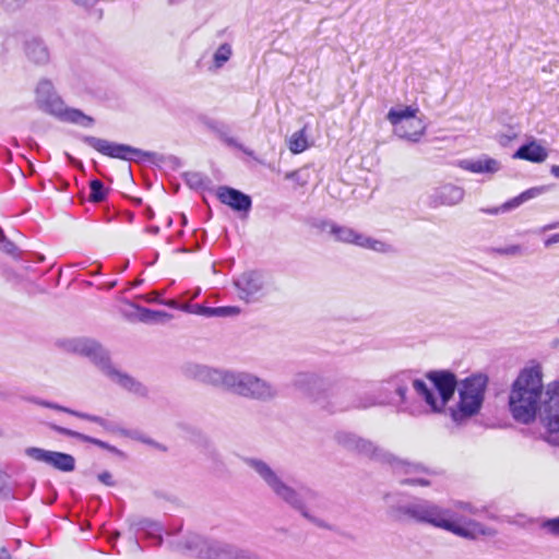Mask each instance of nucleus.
Listing matches in <instances>:
<instances>
[{"instance_id": "6e6552de", "label": "nucleus", "mask_w": 559, "mask_h": 559, "mask_svg": "<svg viewBox=\"0 0 559 559\" xmlns=\"http://www.w3.org/2000/svg\"><path fill=\"white\" fill-rule=\"evenodd\" d=\"M175 548L183 554L204 559H255L250 552L230 544L205 539L197 534L187 535L182 542L176 544Z\"/></svg>"}, {"instance_id": "603ef678", "label": "nucleus", "mask_w": 559, "mask_h": 559, "mask_svg": "<svg viewBox=\"0 0 559 559\" xmlns=\"http://www.w3.org/2000/svg\"><path fill=\"white\" fill-rule=\"evenodd\" d=\"M406 129H407L408 131H413V130H414V126L406 124Z\"/></svg>"}, {"instance_id": "c03bdc74", "label": "nucleus", "mask_w": 559, "mask_h": 559, "mask_svg": "<svg viewBox=\"0 0 559 559\" xmlns=\"http://www.w3.org/2000/svg\"><path fill=\"white\" fill-rule=\"evenodd\" d=\"M0 559H11V555L7 550V548H1V550H0Z\"/></svg>"}, {"instance_id": "2eb2a0df", "label": "nucleus", "mask_w": 559, "mask_h": 559, "mask_svg": "<svg viewBox=\"0 0 559 559\" xmlns=\"http://www.w3.org/2000/svg\"><path fill=\"white\" fill-rule=\"evenodd\" d=\"M82 140L85 144L93 147L100 154L109 156L111 158L136 160L140 158L151 157L150 153L144 152L140 148L132 147L127 144H118L92 135H85L82 138Z\"/></svg>"}, {"instance_id": "37998d69", "label": "nucleus", "mask_w": 559, "mask_h": 559, "mask_svg": "<svg viewBox=\"0 0 559 559\" xmlns=\"http://www.w3.org/2000/svg\"><path fill=\"white\" fill-rule=\"evenodd\" d=\"M75 4L92 7L97 0H72Z\"/></svg>"}, {"instance_id": "a211bd4d", "label": "nucleus", "mask_w": 559, "mask_h": 559, "mask_svg": "<svg viewBox=\"0 0 559 559\" xmlns=\"http://www.w3.org/2000/svg\"><path fill=\"white\" fill-rule=\"evenodd\" d=\"M217 198L223 204L237 212L247 213L252 206L250 195L227 186H222L217 189Z\"/></svg>"}, {"instance_id": "f8f14e48", "label": "nucleus", "mask_w": 559, "mask_h": 559, "mask_svg": "<svg viewBox=\"0 0 559 559\" xmlns=\"http://www.w3.org/2000/svg\"><path fill=\"white\" fill-rule=\"evenodd\" d=\"M324 226L330 228V234L335 240L352 243L361 248L370 249L380 253L392 252L393 248L391 245L371 238L367 235L360 234L348 226L337 225L333 222L325 223Z\"/></svg>"}, {"instance_id": "ea45409f", "label": "nucleus", "mask_w": 559, "mask_h": 559, "mask_svg": "<svg viewBox=\"0 0 559 559\" xmlns=\"http://www.w3.org/2000/svg\"><path fill=\"white\" fill-rule=\"evenodd\" d=\"M455 508L457 509H461L463 511H467L472 514H476L477 510L471 504V503H467V502H456L455 504Z\"/></svg>"}, {"instance_id": "864d4df0", "label": "nucleus", "mask_w": 559, "mask_h": 559, "mask_svg": "<svg viewBox=\"0 0 559 559\" xmlns=\"http://www.w3.org/2000/svg\"><path fill=\"white\" fill-rule=\"evenodd\" d=\"M199 293H200V289H198L197 292H194V294H193L192 298H195V297L199 295Z\"/></svg>"}, {"instance_id": "ddd939ff", "label": "nucleus", "mask_w": 559, "mask_h": 559, "mask_svg": "<svg viewBox=\"0 0 559 559\" xmlns=\"http://www.w3.org/2000/svg\"><path fill=\"white\" fill-rule=\"evenodd\" d=\"M542 411V423L547 428L546 441L559 447V382L549 383Z\"/></svg>"}, {"instance_id": "cd10ccee", "label": "nucleus", "mask_w": 559, "mask_h": 559, "mask_svg": "<svg viewBox=\"0 0 559 559\" xmlns=\"http://www.w3.org/2000/svg\"><path fill=\"white\" fill-rule=\"evenodd\" d=\"M133 526L136 528V531H142L145 533L147 537L155 538L157 545L162 544V526L159 523L150 519H140L133 523Z\"/></svg>"}, {"instance_id": "1a4fd4ad", "label": "nucleus", "mask_w": 559, "mask_h": 559, "mask_svg": "<svg viewBox=\"0 0 559 559\" xmlns=\"http://www.w3.org/2000/svg\"><path fill=\"white\" fill-rule=\"evenodd\" d=\"M487 381L488 379L484 374H474L462 381L459 389V407L452 411L454 421H460L478 413L484 401Z\"/></svg>"}, {"instance_id": "6ab92c4d", "label": "nucleus", "mask_w": 559, "mask_h": 559, "mask_svg": "<svg viewBox=\"0 0 559 559\" xmlns=\"http://www.w3.org/2000/svg\"><path fill=\"white\" fill-rule=\"evenodd\" d=\"M459 167L474 174L493 175L501 169V164L492 157L483 155L476 159H462L459 162Z\"/></svg>"}, {"instance_id": "aec40b11", "label": "nucleus", "mask_w": 559, "mask_h": 559, "mask_svg": "<svg viewBox=\"0 0 559 559\" xmlns=\"http://www.w3.org/2000/svg\"><path fill=\"white\" fill-rule=\"evenodd\" d=\"M432 198L437 205L452 206L459 204L463 200L464 190L459 186L448 183L436 189Z\"/></svg>"}, {"instance_id": "72a5a7b5", "label": "nucleus", "mask_w": 559, "mask_h": 559, "mask_svg": "<svg viewBox=\"0 0 559 559\" xmlns=\"http://www.w3.org/2000/svg\"><path fill=\"white\" fill-rule=\"evenodd\" d=\"M26 2L27 0H0V5L7 11H16Z\"/></svg>"}, {"instance_id": "c9c22d12", "label": "nucleus", "mask_w": 559, "mask_h": 559, "mask_svg": "<svg viewBox=\"0 0 559 559\" xmlns=\"http://www.w3.org/2000/svg\"><path fill=\"white\" fill-rule=\"evenodd\" d=\"M119 431L123 436L131 437L133 439L140 440V441H142L144 443H147V444H154L153 440L144 438V437L140 436L138 432L128 431V430H124V429H119Z\"/></svg>"}, {"instance_id": "f3484780", "label": "nucleus", "mask_w": 559, "mask_h": 559, "mask_svg": "<svg viewBox=\"0 0 559 559\" xmlns=\"http://www.w3.org/2000/svg\"><path fill=\"white\" fill-rule=\"evenodd\" d=\"M235 285L241 299L252 301L263 289V276L255 271L245 272L236 280Z\"/></svg>"}, {"instance_id": "dca6fc26", "label": "nucleus", "mask_w": 559, "mask_h": 559, "mask_svg": "<svg viewBox=\"0 0 559 559\" xmlns=\"http://www.w3.org/2000/svg\"><path fill=\"white\" fill-rule=\"evenodd\" d=\"M25 455L36 462L45 463L61 472H72L75 468V459L68 453L29 447L25 449Z\"/></svg>"}, {"instance_id": "79ce46f5", "label": "nucleus", "mask_w": 559, "mask_h": 559, "mask_svg": "<svg viewBox=\"0 0 559 559\" xmlns=\"http://www.w3.org/2000/svg\"><path fill=\"white\" fill-rule=\"evenodd\" d=\"M188 181L191 183V185H201L202 183V179H201V176L199 174H191L189 176V179Z\"/></svg>"}, {"instance_id": "20e7f679", "label": "nucleus", "mask_w": 559, "mask_h": 559, "mask_svg": "<svg viewBox=\"0 0 559 559\" xmlns=\"http://www.w3.org/2000/svg\"><path fill=\"white\" fill-rule=\"evenodd\" d=\"M543 396L542 372L538 368H526L521 371L514 381L510 395L509 406L513 418L522 424H530L535 419L537 411L542 418L546 392Z\"/></svg>"}, {"instance_id": "39448f33", "label": "nucleus", "mask_w": 559, "mask_h": 559, "mask_svg": "<svg viewBox=\"0 0 559 559\" xmlns=\"http://www.w3.org/2000/svg\"><path fill=\"white\" fill-rule=\"evenodd\" d=\"M62 347L68 353L88 358L105 376L129 392L139 396L147 395L148 390L144 384L111 365L108 352L97 341L86 337L70 338L62 342Z\"/></svg>"}, {"instance_id": "f03ea898", "label": "nucleus", "mask_w": 559, "mask_h": 559, "mask_svg": "<svg viewBox=\"0 0 559 559\" xmlns=\"http://www.w3.org/2000/svg\"><path fill=\"white\" fill-rule=\"evenodd\" d=\"M397 512L420 523L449 531L466 539H476L479 536L492 535V531L481 523L455 516L451 509H444L428 500H417L400 506Z\"/></svg>"}, {"instance_id": "9b49d317", "label": "nucleus", "mask_w": 559, "mask_h": 559, "mask_svg": "<svg viewBox=\"0 0 559 559\" xmlns=\"http://www.w3.org/2000/svg\"><path fill=\"white\" fill-rule=\"evenodd\" d=\"M418 108L406 106L400 109H390L386 119L394 127V133L412 142H418L426 131V126L416 117Z\"/></svg>"}, {"instance_id": "a878e982", "label": "nucleus", "mask_w": 559, "mask_h": 559, "mask_svg": "<svg viewBox=\"0 0 559 559\" xmlns=\"http://www.w3.org/2000/svg\"><path fill=\"white\" fill-rule=\"evenodd\" d=\"M334 439L337 444L344 449L356 452L358 454L367 441V439L349 431H337L334 436Z\"/></svg>"}, {"instance_id": "4c0bfd02", "label": "nucleus", "mask_w": 559, "mask_h": 559, "mask_svg": "<svg viewBox=\"0 0 559 559\" xmlns=\"http://www.w3.org/2000/svg\"><path fill=\"white\" fill-rule=\"evenodd\" d=\"M221 139L229 146H235L246 154L251 155V152L245 150L241 144H239L234 138L227 136L226 134H221Z\"/></svg>"}, {"instance_id": "7c9ffc66", "label": "nucleus", "mask_w": 559, "mask_h": 559, "mask_svg": "<svg viewBox=\"0 0 559 559\" xmlns=\"http://www.w3.org/2000/svg\"><path fill=\"white\" fill-rule=\"evenodd\" d=\"M91 188V194H90V201L94 203H99L105 200L107 191L104 187V183L98 180L94 179L90 182Z\"/></svg>"}, {"instance_id": "2f4dec72", "label": "nucleus", "mask_w": 559, "mask_h": 559, "mask_svg": "<svg viewBox=\"0 0 559 559\" xmlns=\"http://www.w3.org/2000/svg\"><path fill=\"white\" fill-rule=\"evenodd\" d=\"M493 251L500 255L520 257L524 253V248L521 245H510L496 248Z\"/></svg>"}, {"instance_id": "49530a36", "label": "nucleus", "mask_w": 559, "mask_h": 559, "mask_svg": "<svg viewBox=\"0 0 559 559\" xmlns=\"http://www.w3.org/2000/svg\"><path fill=\"white\" fill-rule=\"evenodd\" d=\"M557 227H559V222H558V223H554V224L546 225V226H544V227H543V229H542V230H543V231H546V230L555 229V228H557Z\"/></svg>"}, {"instance_id": "3c124183", "label": "nucleus", "mask_w": 559, "mask_h": 559, "mask_svg": "<svg viewBox=\"0 0 559 559\" xmlns=\"http://www.w3.org/2000/svg\"><path fill=\"white\" fill-rule=\"evenodd\" d=\"M376 404H377V401H376V400H372V401H370V403H368V404H359L358 406H361V407H368V406L376 405Z\"/></svg>"}, {"instance_id": "09e8293b", "label": "nucleus", "mask_w": 559, "mask_h": 559, "mask_svg": "<svg viewBox=\"0 0 559 559\" xmlns=\"http://www.w3.org/2000/svg\"><path fill=\"white\" fill-rule=\"evenodd\" d=\"M297 173H298L297 170H294V171L287 173V174H286V176H285V178H286V179H294V178L296 177Z\"/></svg>"}, {"instance_id": "f257e3e1", "label": "nucleus", "mask_w": 559, "mask_h": 559, "mask_svg": "<svg viewBox=\"0 0 559 559\" xmlns=\"http://www.w3.org/2000/svg\"><path fill=\"white\" fill-rule=\"evenodd\" d=\"M185 372L191 379L251 400L267 402L278 395V390L274 384L246 371L215 369L204 365L190 364L186 367Z\"/></svg>"}, {"instance_id": "5701e85b", "label": "nucleus", "mask_w": 559, "mask_h": 559, "mask_svg": "<svg viewBox=\"0 0 559 559\" xmlns=\"http://www.w3.org/2000/svg\"><path fill=\"white\" fill-rule=\"evenodd\" d=\"M37 404H39L41 406H45V407H48V408H52V409H56V411H60V412H64V413L71 414V415H73V416H75L78 418H81V419H85V420H88V421H92V423H96V424L100 425L102 427H104L106 430H109V431H116L117 430L107 420H105L104 418H102L99 416H95V415H91V414L73 411V409L67 408L64 406H61V405H58V404H55V403H50V402H46V401H37Z\"/></svg>"}, {"instance_id": "412c9836", "label": "nucleus", "mask_w": 559, "mask_h": 559, "mask_svg": "<svg viewBox=\"0 0 559 559\" xmlns=\"http://www.w3.org/2000/svg\"><path fill=\"white\" fill-rule=\"evenodd\" d=\"M24 51L29 61L35 64H47L50 59L48 47L39 38H31L25 41Z\"/></svg>"}, {"instance_id": "9d476101", "label": "nucleus", "mask_w": 559, "mask_h": 559, "mask_svg": "<svg viewBox=\"0 0 559 559\" xmlns=\"http://www.w3.org/2000/svg\"><path fill=\"white\" fill-rule=\"evenodd\" d=\"M294 385L311 396L320 406H332L335 409H345L347 406L343 405L340 400V390L330 388L326 393H321L319 390L323 389L324 382L314 373L299 372L294 378Z\"/></svg>"}, {"instance_id": "423d86ee", "label": "nucleus", "mask_w": 559, "mask_h": 559, "mask_svg": "<svg viewBox=\"0 0 559 559\" xmlns=\"http://www.w3.org/2000/svg\"><path fill=\"white\" fill-rule=\"evenodd\" d=\"M243 462L252 468L264 481L267 488L282 501L299 511L301 515L311 522L322 526V523L316 520L306 508V500H314L318 493L310 488H301L300 491L287 485L282 477L266 462L255 457H245Z\"/></svg>"}, {"instance_id": "473e14b6", "label": "nucleus", "mask_w": 559, "mask_h": 559, "mask_svg": "<svg viewBox=\"0 0 559 559\" xmlns=\"http://www.w3.org/2000/svg\"><path fill=\"white\" fill-rule=\"evenodd\" d=\"M0 249L9 254L16 251V246L5 237L2 228H0Z\"/></svg>"}, {"instance_id": "0eeeda50", "label": "nucleus", "mask_w": 559, "mask_h": 559, "mask_svg": "<svg viewBox=\"0 0 559 559\" xmlns=\"http://www.w3.org/2000/svg\"><path fill=\"white\" fill-rule=\"evenodd\" d=\"M36 102L40 109L56 117L60 121L91 127L94 119L76 108L68 107L55 91L49 80H40L36 87Z\"/></svg>"}, {"instance_id": "c85d7f7f", "label": "nucleus", "mask_w": 559, "mask_h": 559, "mask_svg": "<svg viewBox=\"0 0 559 559\" xmlns=\"http://www.w3.org/2000/svg\"><path fill=\"white\" fill-rule=\"evenodd\" d=\"M308 147V141L305 132V128L296 131L292 134L288 140V148L294 154H299L306 151Z\"/></svg>"}, {"instance_id": "de8ad7c7", "label": "nucleus", "mask_w": 559, "mask_h": 559, "mask_svg": "<svg viewBox=\"0 0 559 559\" xmlns=\"http://www.w3.org/2000/svg\"><path fill=\"white\" fill-rule=\"evenodd\" d=\"M4 479H5V474L0 469V490L5 485V480Z\"/></svg>"}, {"instance_id": "4be33fe9", "label": "nucleus", "mask_w": 559, "mask_h": 559, "mask_svg": "<svg viewBox=\"0 0 559 559\" xmlns=\"http://www.w3.org/2000/svg\"><path fill=\"white\" fill-rule=\"evenodd\" d=\"M547 156L548 153L546 148L536 142L521 145L513 155L514 158L525 159L533 163H542L547 158Z\"/></svg>"}, {"instance_id": "7ed1b4c3", "label": "nucleus", "mask_w": 559, "mask_h": 559, "mask_svg": "<svg viewBox=\"0 0 559 559\" xmlns=\"http://www.w3.org/2000/svg\"><path fill=\"white\" fill-rule=\"evenodd\" d=\"M427 378L432 382V389L428 388L426 382L420 379H412L407 372L393 376L386 381V384L394 389L401 401L404 402L408 384L412 383L414 390L425 400L431 411L441 412L455 392L456 378L452 372L444 370L430 371Z\"/></svg>"}, {"instance_id": "c756f323", "label": "nucleus", "mask_w": 559, "mask_h": 559, "mask_svg": "<svg viewBox=\"0 0 559 559\" xmlns=\"http://www.w3.org/2000/svg\"><path fill=\"white\" fill-rule=\"evenodd\" d=\"M231 47L229 44H222L214 52L213 61L216 69H221L231 57Z\"/></svg>"}, {"instance_id": "b1692460", "label": "nucleus", "mask_w": 559, "mask_h": 559, "mask_svg": "<svg viewBox=\"0 0 559 559\" xmlns=\"http://www.w3.org/2000/svg\"><path fill=\"white\" fill-rule=\"evenodd\" d=\"M50 427H51L52 430H55L56 432H58L60 435H63V436H67V437H72V438H76V439H79L81 441L95 444V445H97V447H99L102 449H105V450H107V451H109L111 453H115V454H121V451L118 450L116 447L110 445L109 443H107L105 441H102L99 439L90 437L87 435H84V433H81V432H78V431H74V430H71V429L58 426V425H51Z\"/></svg>"}, {"instance_id": "4468645a", "label": "nucleus", "mask_w": 559, "mask_h": 559, "mask_svg": "<svg viewBox=\"0 0 559 559\" xmlns=\"http://www.w3.org/2000/svg\"><path fill=\"white\" fill-rule=\"evenodd\" d=\"M359 454L381 463H388L396 473L429 474L424 465L401 460L369 439H367Z\"/></svg>"}, {"instance_id": "5fc2aeb1", "label": "nucleus", "mask_w": 559, "mask_h": 559, "mask_svg": "<svg viewBox=\"0 0 559 559\" xmlns=\"http://www.w3.org/2000/svg\"><path fill=\"white\" fill-rule=\"evenodd\" d=\"M147 313H151V314H156L157 312H154V311H151V310H146Z\"/></svg>"}, {"instance_id": "bb28decb", "label": "nucleus", "mask_w": 559, "mask_h": 559, "mask_svg": "<svg viewBox=\"0 0 559 559\" xmlns=\"http://www.w3.org/2000/svg\"><path fill=\"white\" fill-rule=\"evenodd\" d=\"M537 193H538V189H535V188L528 189V190L522 192L520 195L504 202L501 206L484 210V212L495 215L498 213H504V212L511 211L513 209L519 207L525 201L536 197Z\"/></svg>"}, {"instance_id": "a18cd8bd", "label": "nucleus", "mask_w": 559, "mask_h": 559, "mask_svg": "<svg viewBox=\"0 0 559 559\" xmlns=\"http://www.w3.org/2000/svg\"><path fill=\"white\" fill-rule=\"evenodd\" d=\"M550 174L556 177V178H559V166L558 165H554L551 168H550Z\"/></svg>"}, {"instance_id": "f704fd0d", "label": "nucleus", "mask_w": 559, "mask_h": 559, "mask_svg": "<svg viewBox=\"0 0 559 559\" xmlns=\"http://www.w3.org/2000/svg\"><path fill=\"white\" fill-rule=\"evenodd\" d=\"M544 527L552 535L559 536V516L556 519L548 520Z\"/></svg>"}, {"instance_id": "8fccbe9b", "label": "nucleus", "mask_w": 559, "mask_h": 559, "mask_svg": "<svg viewBox=\"0 0 559 559\" xmlns=\"http://www.w3.org/2000/svg\"><path fill=\"white\" fill-rule=\"evenodd\" d=\"M148 231L152 234H157L159 231V228L157 226H152L148 228Z\"/></svg>"}, {"instance_id": "393cba45", "label": "nucleus", "mask_w": 559, "mask_h": 559, "mask_svg": "<svg viewBox=\"0 0 559 559\" xmlns=\"http://www.w3.org/2000/svg\"><path fill=\"white\" fill-rule=\"evenodd\" d=\"M185 310L204 317H229L239 313L237 307H205L201 305H186Z\"/></svg>"}, {"instance_id": "a19ab883", "label": "nucleus", "mask_w": 559, "mask_h": 559, "mask_svg": "<svg viewBox=\"0 0 559 559\" xmlns=\"http://www.w3.org/2000/svg\"><path fill=\"white\" fill-rule=\"evenodd\" d=\"M559 242V233L558 234H554L551 235L550 237H548L546 240H545V247H551L552 245Z\"/></svg>"}, {"instance_id": "e433bc0d", "label": "nucleus", "mask_w": 559, "mask_h": 559, "mask_svg": "<svg viewBox=\"0 0 559 559\" xmlns=\"http://www.w3.org/2000/svg\"><path fill=\"white\" fill-rule=\"evenodd\" d=\"M403 485H420V486H429L430 481L421 478V477H409L405 478L401 481Z\"/></svg>"}, {"instance_id": "58836bf2", "label": "nucleus", "mask_w": 559, "mask_h": 559, "mask_svg": "<svg viewBox=\"0 0 559 559\" xmlns=\"http://www.w3.org/2000/svg\"><path fill=\"white\" fill-rule=\"evenodd\" d=\"M98 479L100 483L105 484L106 486H114L115 483L112 480V475L109 472H103L98 475Z\"/></svg>"}]
</instances>
